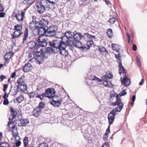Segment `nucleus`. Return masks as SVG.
<instances>
[{"instance_id": "obj_57", "label": "nucleus", "mask_w": 147, "mask_h": 147, "mask_svg": "<svg viewBox=\"0 0 147 147\" xmlns=\"http://www.w3.org/2000/svg\"><path fill=\"white\" fill-rule=\"evenodd\" d=\"M8 85L7 84H5L4 85L3 90L4 92H5L6 89L8 87Z\"/></svg>"}, {"instance_id": "obj_55", "label": "nucleus", "mask_w": 147, "mask_h": 147, "mask_svg": "<svg viewBox=\"0 0 147 147\" xmlns=\"http://www.w3.org/2000/svg\"><path fill=\"white\" fill-rule=\"evenodd\" d=\"M102 147H109V145L107 143L105 142L102 146Z\"/></svg>"}, {"instance_id": "obj_7", "label": "nucleus", "mask_w": 147, "mask_h": 147, "mask_svg": "<svg viewBox=\"0 0 147 147\" xmlns=\"http://www.w3.org/2000/svg\"><path fill=\"white\" fill-rule=\"evenodd\" d=\"M115 98H116V101L115 102H112L111 104L113 105H117V107L114 109H113L112 110H121L122 109V108L123 106V103L121 102V100L120 97L118 95H117L116 96H115Z\"/></svg>"}, {"instance_id": "obj_23", "label": "nucleus", "mask_w": 147, "mask_h": 147, "mask_svg": "<svg viewBox=\"0 0 147 147\" xmlns=\"http://www.w3.org/2000/svg\"><path fill=\"white\" fill-rule=\"evenodd\" d=\"M109 22L111 24H113L114 23H115L116 26L119 25L118 21L114 16L112 17V18H110Z\"/></svg>"}, {"instance_id": "obj_61", "label": "nucleus", "mask_w": 147, "mask_h": 147, "mask_svg": "<svg viewBox=\"0 0 147 147\" xmlns=\"http://www.w3.org/2000/svg\"><path fill=\"white\" fill-rule=\"evenodd\" d=\"M5 13L4 12L0 13V17L3 18L4 17Z\"/></svg>"}, {"instance_id": "obj_20", "label": "nucleus", "mask_w": 147, "mask_h": 147, "mask_svg": "<svg viewBox=\"0 0 147 147\" xmlns=\"http://www.w3.org/2000/svg\"><path fill=\"white\" fill-rule=\"evenodd\" d=\"M119 68V73L120 74H121L122 73H124L123 76L126 75V71L124 69V67L122 66L121 62H120L119 63L118 65Z\"/></svg>"}, {"instance_id": "obj_12", "label": "nucleus", "mask_w": 147, "mask_h": 147, "mask_svg": "<svg viewBox=\"0 0 147 147\" xmlns=\"http://www.w3.org/2000/svg\"><path fill=\"white\" fill-rule=\"evenodd\" d=\"M11 116H12V119L10 118H9V123H12L11 121L12 119H14L16 117H18L19 119H20L22 117V115L21 114H18V113L16 111H11ZM8 126V123L7 125Z\"/></svg>"}, {"instance_id": "obj_5", "label": "nucleus", "mask_w": 147, "mask_h": 147, "mask_svg": "<svg viewBox=\"0 0 147 147\" xmlns=\"http://www.w3.org/2000/svg\"><path fill=\"white\" fill-rule=\"evenodd\" d=\"M9 123V122H8L9 127L8 130L12 132V135L15 138V139L16 141H19L20 138L18 135L17 129L16 126L14 125L13 123L10 124Z\"/></svg>"}, {"instance_id": "obj_41", "label": "nucleus", "mask_w": 147, "mask_h": 147, "mask_svg": "<svg viewBox=\"0 0 147 147\" xmlns=\"http://www.w3.org/2000/svg\"><path fill=\"white\" fill-rule=\"evenodd\" d=\"M21 122L23 126H25L29 123V121L27 119H24L22 120L21 121Z\"/></svg>"}, {"instance_id": "obj_37", "label": "nucleus", "mask_w": 147, "mask_h": 147, "mask_svg": "<svg viewBox=\"0 0 147 147\" xmlns=\"http://www.w3.org/2000/svg\"><path fill=\"white\" fill-rule=\"evenodd\" d=\"M107 35L109 38H111L113 36V33L111 29L109 28L107 30Z\"/></svg>"}, {"instance_id": "obj_11", "label": "nucleus", "mask_w": 147, "mask_h": 147, "mask_svg": "<svg viewBox=\"0 0 147 147\" xmlns=\"http://www.w3.org/2000/svg\"><path fill=\"white\" fill-rule=\"evenodd\" d=\"M56 27L54 26L51 25L49 27L47 28V34L49 36H54L55 34Z\"/></svg>"}, {"instance_id": "obj_33", "label": "nucleus", "mask_w": 147, "mask_h": 147, "mask_svg": "<svg viewBox=\"0 0 147 147\" xmlns=\"http://www.w3.org/2000/svg\"><path fill=\"white\" fill-rule=\"evenodd\" d=\"M34 1V0H24L23 3L25 4L30 6Z\"/></svg>"}, {"instance_id": "obj_27", "label": "nucleus", "mask_w": 147, "mask_h": 147, "mask_svg": "<svg viewBox=\"0 0 147 147\" xmlns=\"http://www.w3.org/2000/svg\"><path fill=\"white\" fill-rule=\"evenodd\" d=\"M113 76L111 73L109 72V73L107 72L105 76L102 77V79H104V80L106 79L108 80L109 79L112 78Z\"/></svg>"}, {"instance_id": "obj_10", "label": "nucleus", "mask_w": 147, "mask_h": 147, "mask_svg": "<svg viewBox=\"0 0 147 147\" xmlns=\"http://www.w3.org/2000/svg\"><path fill=\"white\" fill-rule=\"evenodd\" d=\"M24 15L25 13L24 10H22L20 11H19L18 13H16L14 17L18 21L21 22L23 21Z\"/></svg>"}, {"instance_id": "obj_45", "label": "nucleus", "mask_w": 147, "mask_h": 147, "mask_svg": "<svg viewBox=\"0 0 147 147\" xmlns=\"http://www.w3.org/2000/svg\"><path fill=\"white\" fill-rule=\"evenodd\" d=\"M84 37H85V36H86L88 38H89L91 40H93V38H95V36H92L88 34H84Z\"/></svg>"}, {"instance_id": "obj_19", "label": "nucleus", "mask_w": 147, "mask_h": 147, "mask_svg": "<svg viewBox=\"0 0 147 147\" xmlns=\"http://www.w3.org/2000/svg\"><path fill=\"white\" fill-rule=\"evenodd\" d=\"M12 36V38L14 39L17 38L19 37L23 34L22 31H19L18 30H15Z\"/></svg>"}, {"instance_id": "obj_26", "label": "nucleus", "mask_w": 147, "mask_h": 147, "mask_svg": "<svg viewBox=\"0 0 147 147\" xmlns=\"http://www.w3.org/2000/svg\"><path fill=\"white\" fill-rule=\"evenodd\" d=\"M48 1L47 4L49 7L53 6L54 8V5L56 3L58 0H47Z\"/></svg>"}, {"instance_id": "obj_53", "label": "nucleus", "mask_w": 147, "mask_h": 147, "mask_svg": "<svg viewBox=\"0 0 147 147\" xmlns=\"http://www.w3.org/2000/svg\"><path fill=\"white\" fill-rule=\"evenodd\" d=\"M9 103V101L7 99H4L3 104L4 105H7Z\"/></svg>"}, {"instance_id": "obj_38", "label": "nucleus", "mask_w": 147, "mask_h": 147, "mask_svg": "<svg viewBox=\"0 0 147 147\" xmlns=\"http://www.w3.org/2000/svg\"><path fill=\"white\" fill-rule=\"evenodd\" d=\"M90 79L91 80L97 81V82L102 81V80L101 79L94 76H91Z\"/></svg>"}, {"instance_id": "obj_22", "label": "nucleus", "mask_w": 147, "mask_h": 147, "mask_svg": "<svg viewBox=\"0 0 147 147\" xmlns=\"http://www.w3.org/2000/svg\"><path fill=\"white\" fill-rule=\"evenodd\" d=\"M65 35L68 38L69 40H71L74 42L73 35L72 32L70 31H67L65 33Z\"/></svg>"}, {"instance_id": "obj_2", "label": "nucleus", "mask_w": 147, "mask_h": 147, "mask_svg": "<svg viewBox=\"0 0 147 147\" xmlns=\"http://www.w3.org/2000/svg\"><path fill=\"white\" fill-rule=\"evenodd\" d=\"M46 97L50 98L53 97L52 99L53 101L52 102V104L55 107H58L61 104L60 102L62 100H59L57 99V98L58 97L57 96H53V94L55 93V91L54 89L53 88H48L46 91Z\"/></svg>"}, {"instance_id": "obj_16", "label": "nucleus", "mask_w": 147, "mask_h": 147, "mask_svg": "<svg viewBox=\"0 0 147 147\" xmlns=\"http://www.w3.org/2000/svg\"><path fill=\"white\" fill-rule=\"evenodd\" d=\"M122 78H121V83H123L126 85L129 86L130 84V79L128 78L126 75L123 76V80H121Z\"/></svg>"}, {"instance_id": "obj_6", "label": "nucleus", "mask_w": 147, "mask_h": 147, "mask_svg": "<svg viewBox=\"0 0 147 147\" xmlns=\"http://www.w3.org/2000/svg\"><path fill=\"white\" fill-rule=\"evenodd\" d=\"M42 57L37 54H31L29 55L28 58V61L31 62L36 61L39 64L42 63Z\"/></svg>"}, {"instance_id": "obj_63", "label": "nucleus", "mask_w": 147, "mask_h": 147, "mask_svg": "<svg viewBox=\"0 0 147 147\" xmlns=\"http://www.w3.org/2000/svg\"><path fill=\"white\" fill-rule=\"evenodd\" d=\"M8 94H7L6 93H5L3 96L4 99H7V98L8 97Z\"/></svg>"}, {"instance_id": "obj_3", "label": "nucleus", "mask_w": 147, "mask_h": 147, "mask_svg": "<svg viewBox=\"0 0 147 147\" xmlns=\"http://www.w3.org/2000/svg\"><path fill=\"white\" fill-rule=\"evenodd\" d=\"M48 2L47 0H41L40 3H36L35 6L39 13H43L45 10L46 8L52 9H54L53 6H49L47 4Z\"/></svg>"}, {"instance_id": "obj_31", "label": "nucleus", "mask_w": 147, "mask_h": 147, "mask_svg": "<svg viewBox=\"0 0 147 147\" xmlns=\"http://www.w3.org/2000/svg\"><path fill=\"white\" fill-rule=\"evenodd\" d=\"M110 125H109L108 128L106 130V132L105 134V135L103 137V139L105 141H106L108 138V135L110 133Z\"/></svg>"}, {"instance_id": "obj_43", "label": "nucleus", "mask_w": 147, "mask_h": 147, "mask_svg": "<svg viewBox=\"0 0 147 147\" xmlns=\"http://www.w3.org/2000/svg\"><path fill=\"white\" fill-rule=\"evenodd\" d=\"M36 97L40 98V99L41 100H42L45 97H46V95L45 94L43 93L41 95L38 94Z\"/></svg>"}, {"instance_id": "obj_35", "label": "nucleus", "mask_w": 147, "mask_h": 147, "mask_svg": "<svg viewBox=\"0 0 147 147\" xmlns=\"http://www.w3.org/2000/svg\"><path fill=\"white\" fill-rule=\"evenodd\" d=\"M17 83L19 86L23 85L25 84V80L23 78H22V77H21L18 78L17 80Z\"/></svg>"}, {"instance_id": "obj_21", "label": "nucleus", "mask_w": 147, "mask_h": 147, "mask_svg": "<svg viewBox=\"0 0 147 147\" xmlns=\"http://www.w3.org/2000/svg\"><path fill=\"white\" fill-rule=\"evenodd\" d=\"M32 67L29 63H27L24 67L23 70L24 72H28L32 69Z\"/></svg>"}, {"instance_id": "obj_4", "label": "nucleus", "mask_w": 147, "mask_h": 147, "mask_svg": "<svg viewBox=\"0 0 147 147\" xmlns=\"http://www.w3.org/2000/svg\"><path fill=\"white\" fill-rule=\"evenodd\" d=\"M55 46L57 47V49H55L56 53L59 52L61 55L64 56H66L68 55V53L65 49V48L67 46H65L64 44H61L60 43V41L59 40L55 41L54 44H52L53 45H55Z\"/></svg>"}, {"instance_id": "obj_51", "label": "nucleus", "mask_w": 147, "mask_h": 147, "mask_svg": "<svg viewBox=\"0 0 147 147\" xmlns=\"http://www.w3.org/2000/svg\"><path fill=\"white\" fill-rule=\"evenodd\" d=\"M136 59L138 66L139 67H140L141 66V64L140 60L139 59L138 56L136 57Z\"/></svg>"}, {"instance_id": "obj_59", "label": "nucleus", "mask_w": 147, "mask_h": 147, "mask_svg": "<svg viewBox=\"0 0 147 147\" xmlns=\"http://www.w3.org/2000/svg\"><path fill=\"white\" fill-rule=\"evenodd\" d=\"M4 9V7L0 3V11H3Z\"/></svg>"}, {"instance_id": "obj_39", "label": "nucleus", "mask_w": 147, "mask_h": 147, "mask_svg": "<svg viewBox=\"0 0 147 147\" xmlns=\"http://www.w3.org/2000/svg\"><path fill=\"white\" fill-rule=\"evenodd\" d=\"M22 24L20 25L19 24H17L14 26V30L22 31L21 29L22 28Z\"/></svg>"}, {"instance_id": "obj_14", "label": "nucleus", "mask_w": 147, "mask_h": 147, "mask_svg": "<svg viewBox=\"0 0 147 147\" xmlns=\"http://www.w3.org/2000/svg\"><path fill=\"white\" fill-rule=\"evenodd\" d=\"M73 38L74 41L78 40L81 39L82 37H84L83 35H82L80 33H78L76 31H75L73 33Z\"/></svg>"}, {"instance_id": "obj_28", "label": "nucleus", "mask_w": 147, "mask_h": 147, "mask_svg": "<svg viewBox=\"0 0 147 147\" xmlns=\"http://www.w3.org/2000/svg\"><path fill=\"white\" fill-rule=\"evenodd\" d=\"M36 45L37 44L35 42L31 41L28 43V46L30 49H32L34 48Z\"/></svg>"}, {"instance_id": "obj_30", "label": "nucleus", "mask_w": 147, "mask_h": 147, "mask_svg": "<svg viewBox=\"0 0 147 147\" xmlns=\"http://www.w3.org/2000/svg\"><path fill=\"white\" fill-rule=\"evenodd\" d=\"M30 115H33L35 117L38 116L40 113V111H32L29 113Z\"/></svg>"}, {"instance_id": "obj_13", "label": "nucleus", "mask_w": 147, "mask_h": 147, "mask_svg": "<svg viewBox=\"0 0 147 147\" xmlns=\"http://www.w3.org/2000/svg\"><path fill=\"white\" fill-rule=\"evenodd\" d=\"M57 40H53L50 41L49 42V45L51 47H52L53 48H51V47H48L47 49V51L48 52H53L55 53H56V52H56L55 49H57V47L55 46V45H52V44L55 43V41H57Z\"/></svg>"}, {"instance_id": "obj_49", "label": "nucleus", "mask_w": 147, "mask_h": 147, "mask_svg": "<svg viewBox=\"0 0 147 147\" xmlns=\"http://www.w3.org/2000/svg\"><path fill=\"white\" fill-rule=\"evenodd\" d=\"M127 93L124 90H123L119 94V95H120V96H122L125 95Z\"/></svg>"}, {"instance_id": "obj_64", "label": "nucleus", "mask_w": 147, "mask_h": 147, "mask_svg": "<svg viewBox=\"0 0 147 147\" xmlns=\"http://www.w3.org/2000/svg\"><path fill=\"white\" fill-rule=\"evenodd\" d=\"M6 77L5 76H3V75H2L0 77V79H1V80L2 81L3 79L5 78Z\"/></svg>"}, {"instance_id": "obj_47", "label": "nucleus", "mask_w": 147, "mask_h": 147, "mask_svg": "<svg viewBox=\"0 0 147 147\" xmlns=\"http://www.w3.org/2000/svg\"><path fill=\"white\" fill-rule=\"evenodd\" d=\"M11 57V56L9 54L8 55V53H6L5 54L4 56V59L6 61L8 60H9Z\"/></svg>"}, {"instance_id": "obj_48", "label": "nucleus", "mask_w": 147, "mask_h": 147, "mask_svg": "<svg viewBox=\"0 0 147 147\" xmlns=\"http://www.w3.org/2000/svg\"><path fill=\"white\" fill-rule=\"evenodd\" d=\"M102 79L103 81V85H104L105 86H108L110 87V85L108 84L107 83V80H107L106 79H105V80H104V79Z\"/></svg>"}, {"instance_id": "obj_8", "label": "nucleus", "mask_w": 147, "mask_h": 147, "mask_svg": "<svg viewBox=\"0 0 147 147\" xmlns=\"http://www.w3.org/2000/svg\"><path fill=\"white\" fill-rule=\"evenodd\" d=\"M55 40L60 41V43L61 44H64L65 46H71L73 44V42L71 40H69V38H67L65 35L63 37L57 38L54 40Z\"/></svg>"}, {"instance_id": "obj_58", "label": "nucleus", "mask_w": 147, "mask_h": 147, "mask_svg": "<svg viewBox=\"0 0 147 147\" xmlns=\"http://www.w3.org/2000/svg\"><path fill=\"white\" fill-rule=\"evenodd\" d=\"M132 49L134 51H136L137 50L136 46L134 44L133 45Z\"/></svg>"}, {"instance_id": "obj_54", "label": "nucleus", "mask_w": 147, "mask_h": 147, "mask_svg": "<svg viewBox=\"0 0 147 147\" xmlns=\"http://www.w3.org/2000/svg\"><path fill=\"white\" fill-rule=\"evenodd\" d=\"M16 146L17 147L19 146L21 144V142L19 141H16Z\"/></svg>"}, {"instance_id": "obj_15", "label": "nucleus", "mask_w": 147, "mask_h": 147, "mask_svg": "<svg viewBox=\"0 0 147 147\" xmlns=\"http://www.w3.org/2000/svg\"><path fill=\"white\" fill-rule=\"evenodd\" d=\"M37 29V32L38 34L40 35H42L46 34L47 33V28L38 26Z\"/></svg>"}, {"instance_id": "obj_18", "label": "nucleus", "mask_w": 147, "mask_h": 147, "mask_svg": "<svg viewBox=\"0 0 147 147\" xmlns=\"http://www.w3.org/2000/svg\"><path fill=\"white\" fill-rule=\"evenodd\" d=\"M36 21L33 20L30 22L29 25V28L30 29L32 30H35L38 28V26L36 25Z\"/></svg>"}, {"instance_id": "obj_24", "label": "nucleus", "mask_w": 147, "mask_h": 147, "mask_svg": "<svg viewBox=\"0 0 147 147\" xmlns=\"http://www.w3.org/2000/svg\"><path fill=\"white\" fill-rule=\"evenodd\" d=\"M74 44L76 47L78 48H82V43L79 40H75L74 41Z\"/></svg>"}, {"instance_id": "obj_50", "label": "nucleus", "mask_w": 147, "mask_h": 147, "mask_svg": "<svg viewBox=\"0 0 147 147\" xmlns=\"http://www.w3.org/2000/svg\"><path fill=\"white\" fill-rule=\"evenodd\" d=\"M35 95V93L33 92L29 93L28 94V95L29 96V97L30 98L33 97Z\"/></svg>"}, {"instance_id": "obj_62", "label": "nucleus", "mask_w": 147, "mask_h": 147, "mask_svg": "<svg viewBox=\"0 0 147 147\" xmlns=\"http://www.w3.org/2000/svg\"><path fill=\"white\" fill-rule=\"evenodd\" d=\"M16 76V73L15 72H13V74L11 76V77L12 78H14Z\"/></svg>"}, {"instance_id": "obj_46", "label": "nucleus", "mask_w": 147, "mask_h": 147, "mask_svg": "<svg viewBox=\"0 0 147 147\" xmlns=\"http://www.w3.org/2000/svg\"><path fill=\"white\" fill-rule=\"evenodd\" d=\"M24 99V98L22 96H19L16 98V100L19 103L21 102Z\"/></svg>"}, {"instance_id": "obj_34", "label": "nucleus", "mask_w": 147, "mask_h": 147, "mask_svg": "<svg viewBox=\"0 0 147 147\" xmlns=\"http://www.w3.org/2000/svg\"><path fill=\"white\" fill-rule=\"evenodd\" d=\"M98 50L101 53H105V55L108 53L107 51L105 48L103 47H99L98 48Z\"/></svg>"}, {"instance_id": "obj_52", "label": "nucleus", "mask_w": 147, "mask_h": 147, "mask_svg": "<svg viewBox=\"0 0 147 147\" xmlns=\"http://www.w3.org/2000/svg\"><path fill=\"white\" fill-rule=\"evenodd\" d=\"M47 145L46 143H42L40 144L38 147H47Z\"/></svg>"}, {"instance_id": "obj_40", "label": "nucleus", "mask_w": 147, "mask_h": 147, "mask_svg": "<svg viewBox=\"0 0 147 147\" xmlns=\"http://www.w3.org/2000/svg\"><path fill=\"white\" fill-rule=\"evenodd\" d=\"M23 143L24 146L26 147L27 146L28 143V140L27 137H25L23 139Z\"/></svg>"}, {"instance_id": "obj_60", "label": "nucleus", "mask_w": 147, "mask_h": 147, "mask_svg": "<svg viewBox=\"0 0 147 147\" xmlns=\"http://www.w3.org/2000/svg\"><path fill=\"white\" fill-rule=\"evenodd\" d=\"M120 53L118 54L117 55H115V57L117 59H119V57H120Z\"/></svg>"}, {"instance_id": "obj_29", "label": "nucleus", "mask_w": 147, "mask_h": 147, "mask_svg": "<svg viewBox=\"0 0 147 147\" xmlns=\"http://www.w3.org/2000/svg\"><path fill=\"white\" fill-rule=\"evenodd\" d=\"M19 88V86H17V88L16 89H11L9 93L12 95H14L16 94L18 91V88Z\"/></svg>"}, {"instance_id": "obj_42", "label": "nucleus", "mask_w": 147, "mask_h": 147, "mask_svg": "<svg viewBox=\"0 0 147 147\" xmlns=\"http://www.w3.org/2000/svg\"><path fill=\"white\" fill-rule=\"evenodd\" d=\"M45 103L41 102L39 104L38 108L40 110L44 108L45 107Z\"/></svg>"}, {"instance_id": "obj_17", "label": "nucleus", "mask_w": 147, "mask_h": 147, "mask_svg": "<svg viewBox=\"0 0 147 147\" xmlns=\"http://www.w3.org/2000/svg\"><path fill=\"white\" fill-rule=\"evenodd\" d=\"M48 23V21L47 20L42 19L39 22L38 26L47 28V25Z\"/></svg>"}, {"instance_id": "obj_36", "label": "nucleus", "mask_w": 147, "mask_h": 147, "mask_svg": "<svg viewBox=\"0 0 147 147\" xmlns=\"http://www.w3.org/2000/svg\"><path fill=\"white\" fill-rule=\"evenodd\" d=\"M112 48L113 50L116 51L117 52H119V50L120 49L119 46L115 44L112 45Z\"/></svg>"}, {"instance_id": "obj_9", "label": "nucleus", "mask_w": 147, "mask_h": 147, "mask_svg": "<svg viewBox=\"0 0 147 147\" xmlns=\"http://www.w3.org/2000/svg\"><path fill=\"white\" fill-rule=\"evenodd\" d=\"M120 111H111L109 114L108 116L109 123L110 125L113 123L115 118L116 112H120Z\"/></svg>"}, {"instance_id": "obj_32", "label": "nucleus", "mask_w": 147, "mask_h": 147, "mask_svg": "<svg viewBox=\"0 0 147 147\" xmlns=\"http://www.w3.org/2000/svg\"><path fill=\"white\" fill-rule=\"evenodd\" d=\"M20 91L22 92H25L27 90V85L25 84L20 85Z\"/></svg>"}, {"instance_id": "obj_44", "label": "nucleus", "mask_w": 147, "mask_h": 147, "mask_svg": "<svg viewBox=\"0 0 147 147\" xmlns=\"http://www.w3.org/2000/svg\"><path fill=\"white\" fill-rule=\"evenodd\" d=\"M9 146V144L6 142H3L0 144V147H8Z\"/></svg>"}, {"instance_id": "obj_56", "label": "nucleus", "mask_w": 147, "mask_h": 147, "mask_svg": "<svg viewBox=\"0 0 147 147\" xmlns=\"http://www.w3.org/2000/svg\"><path fill=\"white\" fill-rule=\"evenodd\" d=\"M87 44L88 45H92L93 44V42L91 40H89L87 42Z\"/></svg>"}, {"instance_id": "obj_25", "label": "nucleus", "mask_w": 147, "mask_h": 147, "mask_svg": "<svg viewBox=\"0 0 147 147\" xmlns=\"http://www.w3.org/2000/svg\"><path fill=\"white\" fill-rule=\"evenodd\" d=\"M28 33V29L27 28L25 29L24 32V37L23 39V42L22 43L23 44L25 43V41L26 40L27 38Z\"/></svg>"}, {"instance_id": "obj_1", "label": "nucleus", "mask_w": 147, "mask_h": 147, "mask_svg": "<svg viewBox=\"0 0 147 147\" xmlns=\"http://www.w3.org/2000/svg\"><path fill=\"white\" fill-rule=\"evenodd\" d=\"M46 38L47 37L45 36H39L36 41L38 44H37L34 49V52L38 53L42 51L43 47L46 46L47 44Z\"/></svg>"}]
</instances>
